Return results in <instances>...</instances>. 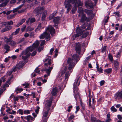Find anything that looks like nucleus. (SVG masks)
<instances>
[{"label":"nucleus","mask_w":122,"mask_h":122,"mask_svg":"<svg viewBox=\"0 0 122 122\" xmlns=\"http://www.w3.org/2000/svg\"><path fill=\"white\" fill-rule=\"evenodd\" d=\"M86 25L85 24V23H84V25H82L81 26V28L83 29H85L86 28Z\"/></svg>","instance_id":"64"},{"label":"nucleus","mask_w":122,"mask_h":122,"mask_svg":"<svg viewBox=\"0 0 122 122\" xmlns=\"http://www.w3.org/2000/svg\"><path fill=\"white\" fill-rule=\"evenodd\" d=\"M45 40H43L41 41V44H40V46H42L44 45L45 44Z\"/></svg>","instance_id":"52"},{"label":"nucleus","mask_w":122,"mask_h":122,"mask_svg":"<svg viewBox=\"0 0 122 122\" xmlns=\"http://www.w3.org/2000/svg\"><path fill=\"white\" fill-rule=\"evenodd\" d=\"M37 108L36 109L35 111L37 113H38L39 112V109H40V108L39 106H38L37 107Z\"/></svg>","instance_id":"57"},{"label":"nucleus","mask_w":122,"mask_h":122,"mask_svg":"<svg viewBox=\"0 0 122 122\" xmlns=\"http://www.w3.org/2000/svg\"><path fill=\"white\" fill-rule=\"evenodd\" d=\"M12 27L10 26H5V27L2 29L1 30V32L2 33H3L6 31L9 30L12 28Z\"/></svg>","instance_id":"18"},{"label":"nucleus","mask_w":122,"mask_h":122,"mask_svg":"<svg viewBox=\"0 0 122 122\" xmlns=\"http://www.w3.org/2000/svg\"><path fill=\"white\" fill-rule=\"evenodd\" d=\"M10 82H9L8 81H7L5 84L4 85L3 88H4L5 87H8L9 86L8 85V84H10Z\"/></svg>","instance_id":"41"},{"label":"nucleus","mask_w":122,"mask_h":122,"mask_svg":"<svg viewBox=\"0 0 122 122\" xmlns=\"http://www.w3.org/2000/svg\"><path fill=\"white\" fill-rule=\"evenodd\" d=\"M4 39H5L6 40H5V41L7 43H8L9 42H10L11 41H10L8 38H7L6 37H4Z\"/></svg>","instance_id":"51"},{"label":"nucleus","mask_w":122,"mask_h":122,"mask_svg":"<svg viewBox=\"0 0 122 122\" xmlns=\"http://www.w3.org/2000/svg\"><path fill=\"white\" fill-rule=\"evenodd\" d=\"M30 113V111L28 110H25L24 111V113L25 114H29Z\"/></svg>","instance_id":"48"},{"label":"nucleus","mask_w":122,"mask_h":122,"mask_svg":"<svg viewBox=\"0 0 122 122\" xmlns=\"http://www.w3.org/2000/svg\"><path fill=\"white\" fill-rule=\"evenodd\" d=\"M44 48L43 46H40L38 48V51L39 52H40Z\"/></svg>","instance_id":"40"},{"label":"nucleus","mask_w":122,"mask_h":122,"mask_svg":"<svg viewBox=\"0 0 122 122\" xmlns=\"http://www.w3.org/2000/svg\"><path fill=\"white\" fill-rule=\"evenodd\" d=\"M26 19L24 18L23 19H22L19 22L20 24L21 25L25 21Z\"/></svg>","instance_id":"53"},{"label":"nucleus","mask_w":122,"mask_h":122,"mask_svg":"<svg viewBox=\"0 0 122 122\" xmlns=\"http://www.w3.org/2000/svg\"><path fill=\"white\" fill-rule=\"evenodd\" d=\"M20 30V28H18L14 32H13L11 34V35L13 36L18 34L19 33Z\"/></svg>","instance_id":"25"},{"label":"nucleus","mask_w":122,"mask_h":122,"mask_svg":"<svg viewBox=\"0 0 122 122\" xmlns=\"http://www.w3.org/2000/svg\"><path fill=\"white\" fill-rule=\"evenodd\" d=\"M77 1H76V2L75 3H77V4L78 5V6H82L83 4L82 2L80 0H78L77 2Z\"/></svg>","instance_id":"27"},{"label":"nucleus","mask_w":122,"mask_h":122,"mask_svg":"<svg viewBox=\"0 0 122 122\" xmlns=\"http://www.w3.org/2000/svg\"><path fill=\"white\" fill-rule=\"evenodd\" d=\"M55 16L54 14H52L50 15L49 17V19L50 20H51L53 19V18Z\"/></svg>","instance_id":"34"},{"label":"nucleus","mask_w":122,"mask_h":122,"mask_svg":"<svg viewBox=\"0 0 122 122\" xmlns=\"http://www.w3.org/2000/svg\"><path fill=\"white\" fill-rule=\"evenodd\" d=\"M49 110H46L44 109L43 110V116L42 117V120L43 122H46L48 117H47L48 115Z\"/></svg>","instance_id":"8"},{"label":"nucleus","mask_w":122,"mask_h":122,"mask_svg":"<svg viewBox=\"0 0 122 122\" xmlns=\"http://www.w3.org/2000/svg\"><path fill=\"white\" fill-rule=\"evenodd\" d=\"M76 31L77 33L74 35L72 37L73 38V40H74L76 38L81 35H82V38H85L87 36L88 34L87 32H86L84 30L82 31L81 30L79 27L77 28Z\"/></svg>","instance_id":"4"},{"label":"nucleus","mask_w":122,"mask_h":122,"mask_svg":"<svg viewBox=\"0 0 122 122\" xmlns=\"http://www.w3.org/2000/svg\"><path fill=\"white\" fill-rule=\"evenodd\" d=\"M121 52L122 51H119L118 52V53L117 54L116 56L117 58H118L119 57V55H120Z\"/></svg>","instance_id":"54"},{"label":"nucleus","mask_w":122,"mask_h":122,"mask_svg":"<svg viewBox=\"0 0 122 122\" xmlns=\"http://www.w3.org/2000/svg\"><path fill=\"white\" fill-rule=\"evenodd\" d=\"M79 60V56L77 54L73 55L72 56V59L71 58H68L67 63L69 66L68 69L69 70H70L73 68L75 65V63H76Z\"/></svg>","instance_id":"3"},{"label":"nucleus","mask_w":122,"mask_h":122,"mask_svg":"<svg viewBox=\"0 0 122 122\" xmlns=\"http://www.w3.org/2000/svg\"><path fill=\"white\" fill-rule=\"evenodd\" d=\"M58 92V90L56 87L53 88L51 91V94L52 95V97L56 96Z\"/></svg>","instance_id":"14"},{"label":"nucleus","mask_w":122,"mask_h":122,"mask_svg":"<svg viewBox=\"0 0 122 122\" xmlns=\"http://www.w3.org/2000/svg\"><path fill=\"white\" fill-rule=\"evenodd\" d=\"M107 46H104L103 48H102L101 52L102 53H103L105 52H106V48L107 47Z\"/></svg>","instance_id":"30"},{"label":"nucleus","mask_w":122,"mask_h":122,"mask_svg":"<svg viewBox=\"0 0 122 122\" xmlns=\"http://www.w3.org/2000/svg\"><path fill=\"white\" fill-rule=\"evenodd\" d=\"M69 73L68 72H67L66 73V74H65V80H66V79H67H67H68V77H69Z\"/></svg>","instance_id":"36"},{"label":"nucleus","mask_w":122,"mask_h":122,"mask_svg":"<svg viewBox=\"0 0 122 122\" xmlns=\"http://www.w3.org/2000/svg\"><path fill=\"white\" fill-rule=\"evenodd\" d=\"M86 13L88 15L89 19H91L93 18L92 16L93 15V11L92 10H86Z\"/></svg>","instance_id":"15"},{"label":"nucleus","mask_w":122,"mask_h":122,"mask_svg":"<svg viewBox=\"0 0 122 122\" xmlns=\"http://www.w3.org/2000/svg\"><path fill=\"white\" fill-rule=\"evenodd\" d=\"M47 31H49L51 35H53L55 33V30L54 28L51 25L49 26L46 30V31L41 34L40 36V39H44L45 38L46 40L49 41L50 39V36L49 33L47 32Z\"/></svg>","instance_id":"2"},{"label":"nucleus","mask_w":122,"mask_h":122,"mask_svg":"<svg viewBox=\"0 0 122 122\" xmlns=\"http://www.w3.org/2000/svg\"><path fill=\"white\" fill-rule=\"evenodd\" d=\"M16 2V0H11L10 2V4L15 3Z\"/></svg>","instance_id":"60"},{"label":"nucleus","mask_w":122,"mask_h":122,"mask_svg":"<svg viewBox=\"0 0 122 122\" xmlns=\"http://www.w3.org/2000/svg\"><path fill=\"white\" fill-rule=\"evenodd\" d=\"M9 44L11 45L12 46H14L15 45L16 43L13 41H11L10 43Z\"/></svg>","instance_id":"42"},{"label":"nucleus","mask_w":122,"mask_h":122,"mask_svg":"<svg viewBox=\"0 0 122 122\" xmlns=\"http://www.w3.org/2000/svg\"><path fill=\"white\" fill-rule=\"evenodd\" d=\"M35 71L36 73H40V71L39 70V68L37 67L35 69Z\"/></svg>","instance_id":"50"},{"label":"nucleus","mask_w":122,"mask_h":122,"mask_svg":"<svg viewBox=\"0 0 122 122\" xmlns=\"http://www.w3.org/2000/svg\"><path fill=\"white\" fill-rule=\"evenodd\" d=\"M9 1L10 0H5V2L0 4V7L5 6Z\"/></svg>","instance_id":"24"},{"label":"nucleus","mask_w":122,"mask_h":122,"mask_svg":"<svg viewBox=\"0 0 122 122\" xmlns=\"http://www.w3.org/2000/svg\"><path fill=\"white\" fill-rule=\"evenodd\" d=\"M78 12L79 14L78 15V16L80 17L81 14H83V10L82 8L81 7H80L79 8L78 10Z\"/></svg>","instance_id":"23"},{"label":"nucleus","mask_w":122,"mask_h":122,"mask_svg":"<svg viewBox=\"0 0 122 122\" xmlns=\"http://www.w3.org/2000/svg\"><path fill=\"white\" fill-rule=\"evenodd\" d=\"M47 13V11L45 10L43 12V13L42 14V15L46 16V15Z\"/></svg>","instance_id":"56"},{"label":"nucleus","mask_w":122,"mask_h":122,"mask_svg":"<svg viewBox=\"0 0 122 122\" xmlns=\"http://www.w3.org/2000/svg\"><path fill=\"white\" fill-rule=\"evenodd\" d=\"M70 3H71L70 2L69 0H66L64 2L65 7L67 8L66 11L67 12H69L72 7V5L70 4Z\"/></svg>","instance_id":"9"},{"label":"nucleus","mask_w":122,"mask_h":122,"mask_svg":"<svg viewBox=\"0 0 122 122\" xmlns=\"http://www.w3.org/2000/svg\"><path fill=\"white\" fill-rule=\"evenodd\" d=\"M18 111L19 112V114L21 115H23V111L21 109L19 110Z\"/></svg>","instance_id":"59"},{"label":"nucleus","mask_w":122,"mask_h":122,"mask_svg":"<svg viewBox=\"0 0 122 122\" xmlns=\"http://www.w3.org/2000/svg\"><path fill=\"white\" fill-rule=\"evenodd\" d=\"M10 46L8 45H5L4 46L5 49L7 51H10Z\"/></svg>","instance_id":"28"},{"label":"nucleus","mask_w":122,"mask_h":122,"mask_svg":"<svg viewBox=\"0 0 122 122\" xmlns=\"http://www.w3.org/2000/svg\"><path fill=\"white\" fill-rule=\"evenodd\" d=\"M111 109L113 112H116L117 111V110L114 107V106H112L111 108Z\"/></svg>","instance_id":"31"},{"label":"nucleus","mask_w":122,"mask_h":122,"mask_svg":"<svg viewBox=\"0 0 122 122\" xmlns=\"http://www.w3.org/2000/svg\"><path fill=\"white\" fill-rule=\"evenodd\" d=\"M45 9V7H39L36 8L34 10V12L36 14V16H38L41 15L42 11Z\"/></svg>","instance_id":"7"},{"label":"nucleus","mask_w":122,"mask_h":122,"mask_svg":"<svg viewBox=\"0 0 122 122\" xmlns=\"http://www.w3.org/2000/svg\"><path fill=\"white\" fill-rule=\"evenodd\" d=\"M53 98V97H52L50 98L49 100L46 101L45 107H44V109H46V110H50V107L51 106Z\"/></svg>","instance_id":"5"},{"label":"nucleus","mask_w":122,"mask_h":122,"mask_svg":"<svg viewBox=\"0 0 122 122\" xmlns=\"http://www.w3.org/2000/svg\"><path fill=\"white\" fill-rule=\"evenodd\" d=\"M47 61H48V63H45L44 64L45 68H46V67L47 66H48L50 65L51 64V60L49 59V58L46 59L44 60V62H47Z\"/></svg>","instance_id":"16"},{"label":"nucleus","mask_w":122,"mask_h":122,"mask_svg":"<svg viewBox=\"0 0 122 122\" xmlns=\"http://www.w3.org/2000/svg\"><path fill=\"white\" fill-rule=\"evenodd\" d=\"M85 5L86 6L89 8H93V5L92 3L91 2H85Z\"/></svg>","instance_id":"20"},{"label":"nucleus","mask_w":122,"mask_h":122,"mask_svg":"<svg viewBox=\"0 0 122 122\" xmlns=\"http://www.w3.org/2000/svg\"><path fill=\"white\" fill-rule=\"evenodd\" d=\"M105 83V81L102 80L100 82V84L101 86H102Z\"/></svg>","instance_id":"62"},{"label":"nucleus","mask_w":122,"mask_h":122,"mask_svg":"<svg viewBox=\"0 0 122 122\" xmlns=\"http://www.w3.org/2000/svg\"><path fill=\"white\" fill-rule=\"evenodd\" d=\"M30 18V23H32L35 21L36 20L34 18Z\"/></svg>","instance_id":"38"},{"label":"nucleus","mask_w":122,"mask_h":122,"mask_svg":"<svg viewBox=\"0 0 122 122\" xmlns=\"http://www.w3.org/2000/svg\"><path fill=\"white\" fill-rule=\"evenodd\" d=\"M24 65V64L23 62L21 61H20L16 65V66L19 69H20Z\"/></svg>","instance_id":"22"},{"label":"nucleus","mask_w":122,"mask_h":122,"mask_svg":"<svg viewBox=\"0 0 122 122\" xmlns=\"http://www.w3.org/2000/svg\"><path fill=\"white\" fill-rule=\"evenodd\" d=\"M53 65L54 64H53L52 66L51 67L49 66V68L48 69H46L45 71L46 72V73L47 74V75H44V77H47L50 75L51 71L53 69Z\"/></svg>","instance_id":"12"},{"label":"nucleus","mask_w":122,"mask_h":122,"mask_svg":"<svg viewBox=\"0 0 122 122\" xmlns=\"http://www.w3.org/2000/svg\"><path fill=\"white\" fill-rule=\"evenodd\" d=\"M23 89L21 88H19L17 87L16 88V90L15 91V92H16V94H18V93L20 92L23 91Z\"/></svg>","instance_id":"26"},{"label":"nucleus","mask_w":122,"mask_h":122,"mask_svg":"<svg viewBox=\"0 0 122 122\" xmlns=\"http://www.w3.org/2000/svg\"><path fill=\"white\" fill-rule=\"evenodd\" d=\"M34 30L33 28L31 27L30 26H29L27 27V31H30L33 30Z\"/></svg>","instance_id":"33"},{"label":"nucleus","mask_w":122,"mask_h":122,"mask_svg":"<svg viewBox=\"0 0 122 122\" xmlns=\"http://www.w3.org/2000/svg\"><path fill=\"white\" fill-rule=\"evenodd\" d=\"M38 41H36L33 44L32 46H30L27 47L25 50L22 51L21 55L22 56V59L24 60H25L30 56L31 53L33 50H36L39 44Z\"/></svg>","instance_id":"1"},{"label":"nucleus","mask_w":122,"mask_h":122,"mask_svg":"<svg viewBox=\"0 0 122 122\" xmlns=\"http://www.w3.org/2000/svg\"><path fill=\"white\" fill-rule=\"evenodd\" d=\"M41 27V23L40 24L38 25L37 29L38 30H40V29Z\"/></svg>","instance_id":"58"},{"label":"nucleus","mask_w":122,"mask_h":122,"mask_svg":"<svg viewBox=\"0 0 122 122\" xmlns=\"http://www.w3.org/2000/svg\"><path fill=\"white\" fill-rule=\"evenodd\" d=\"M120 13V12L119 11H117L114 12L113 14L115 15L118 17H119L120 16V15L119 14Z\"/></svg>","instance_id":"39"},{"label":"nucleus","mask_w":122,"mask_h":122,"mask_svg":"<svg viewBox=\"0 0 122 122\" xmlns=\"http://www.w3.org/2000/svg\"><path fill=\"white\" fill-rule=\"evenodd\" d=\"M77 9V8L76 6H74V7L72 8L71 11L72 13V14L74 13L75 12L76 10Z\"/></svg>","instance_id":"32"},{"label":"nucleus","mask_w":122,"mask_h":122,"mask_svg":"<svg viewBox=\"0 0 122 122\" xmlns=\"http://www.w3.org/2000/svg\"><path fill=\"white\" fill-rule=\"evenodd\" d=\"M67 68L66 67L64 68L63 70H62L61 71L62 75L64 74L66 72Z\"/></svg>","instance_id":"55"},{"label":"nucleus","mask_w":122,"mask_h":122,"mask_svg":"<svg viewBox=\"0 0 122 122\" xmlns=\"http://www.w3.org/2000/svg\"><path fill=\"white\" fill-rule=\"evenodd\" d=\"M70 2L72 4H74L76 2L77 0H69Z\"/></svg>","instance_id":"61"},{"label":"nucleus","mask_w":122,"mask_h":122,"mask_svg":"<svg viewBox=\"0 0 122 122\" xmlns=\"http://www.w3.org/2000/svg\"><path fill=\"white\" fill-rule=\"evenodd\" d=\"M25 10L26 9H22L20 11H18V13H22L24 12L25 11Z\"/></svg>","instance_id":"63"},{"label":"nucleus","mask_w":122,"mask_h":122,"mask_svg":"<svg viewBox=\"0 0 122 122\" xmlns=\"http://www.w3.org/2000/svg\"><path fill=\"white\" fill-rule=\"evenodd\" d=\"M24 119L27 120L26 122H32V121L34 120V118L30 115L25 117Z\"/></svg>","instance_id":"13"},{"label":"nucleus","mask_w":122,"mask_h":122,"mask_svg":"<svg viewBox=\"0 0 122 122\" xmlns=\"http://www.w3.org/2000/svg\"><path fill=\"white\" fill-rule=\"evenodd\" d=\"M114 65L115 70H118L119 67L118 62L117 61H115L114 62Z\"/></svg>","instance_id":"21"},{"label":"nucleus","mask_w":122,"mask_h":122,"mask_svg":"<svg viewBox=\"0 0 122 122\" xmlns=\"http://www.w3.org/2000/svg\"><path fill=\"white\" fill-rule=\"evenodd\" d=\"M112 71V69L110 68L105 70H104V71L107 74H109L111 73Z\"/></svg>","instance_id":"29"},{"label":"nucleus","mask_w":122,"mask_h":122,"mask_svg":"<svg viewBox=\"0 0 122 122\" xmlns=\"http://www.w3.org/2000/svg\"><path fill=\"white\" fill-rule=\"evenodd\" d=\"M116 98L122 99V91L121 92H118L115 94Z\"/></svg>","instance_id":"19"},{"label":"nucleus","mask_w":122,"mask_h":122,"mask_svg":"<svg viewBox=\"0 0 122 122\" xmlns=\"http://www.w3.org/2000/svg\"><path fill=\"white\" fill-rule=\"evenodd\" d=\"M91 119L93 122H95L96 119V118L94 117H91Z\"/></svg>","instance_id":"47"},{"label":"nucleus","mask_w":122,"mask_h":122,"mask_svg":"<svg viewBox=\"0 0 122 122\" xmlns=\"http://www.w3.org/2000/svg\"><path fill=\"white\" fill-rule=\"evenodd\" d=\"M26 26V25H23L21 29V30L22 32H23L25 31V29Z\"/></svg>","instance_id":"46"},{"label":"nucleus","mask_w":122,"mask_h":122,"mask_svg":"<svg viewBox=\"0 0 122 122\" xmlns=\"http://www.w3.org/2000/svg\"><path fill=\"white\" fill-rule=\"evenodd\" d=\"M60 19V17L58 16L55 17L54 19L53 20V21L55 24L54 25L55 27H56V26L57 25H56V24H58Z\"/></svg>","instance_id":"17"},{"label":"nucleus","mask_w":122,"mask_h":122,"mask_svg":"<svg viewBox=\"0 0 122 122\" xmlns=\"http://www.w3.org/2000/svg\"><path fill=\"white\" fill-rule=\"evenodd\" d=\"M1 24L2 26L3 27L5 26L6 25H7V22H4L0 23Z\"/></svg>","instance_id":"45"},{"label":"nucleus","mask_w":122,"mask_h":122,"mask_svg":"<svg viewBox=\"0 0 122 122\" xmlns=\"http://www.w3.org/2000/svg\"><path fill=\"white\" fill-rule=\"evenodd\" d=\"M75 50L77 53L80 55L81 52V44L79 43H76L75 47Z\"/></svg>","instance_id":"10"},{"label":"nucleus","mask_w":122,"mask_h":122,"mask_svg":"<svg viewBox=\"0 0 122 122\" xmlns=\"http://www.w3.org/2000/svg\"><path fill=\"white\" fill-rule=\"evenodd\" d=\"M74 117V115H72L70 116L68 118V120L69 121H70Z\"/></svg>","instance_id":"43"},{"label":"nucleus","mask_w":122,"mask_h":122,"mask_svg":"<svg viewBox=\"0 0 122 122\" xmlns=\"http://www.w3.org/2000/svg\"><path fill=\"white\" fill-rule=\"evenodd\" d=\"M15 15L14 14L10 15L8 16L7 18L9 19H12L14 17Z\"/></svg>","instance_id":"44"},{"label":"nucleus","mask_w":122,"mask_h":122,"mask_svg":"<svg viewBox=\"0 0 122 122\" xmlns=\"http://www.w3.org/2000/svg\"><path fill=\"white\" fill-rule=\"evenodd\" d=\"M80 21L82 23H84L85 21H89L90 20L88 18H87L85 14H82L81 17V19L80 20Z\"/></svg>","instance_id":"11"},{"label":"nucleus","mask_w":122,"mask_h":122,"mask_svg":"<svg viewBox=\"0 0 122 122\" xmlns=\"http://www.w3.org/2000/svg\"><path fill=\"white\" fill-rule=\"evenodd\" d=\"M17 68L16 65V66L13 67L11 70L15 72L16 71Z\"/></svg>","instance_id":"49"},{"label":"nucleus","mask_w":122,"mask_h":122,"mask_svg":"<svg viewBox=\"0 0 122 122\" xmlns=\"http://www.w3.org/2000/svg\"><path fill=\"white\" fill-rule=\"evenodd\" d=\"M78 79L77 80L76 82H75L74 84L73 87V91L74 93V96L75 99L76 100L77 97V95L78 94V91L77 90V88L76 86V84L78 81Z\"/></svg>","instance_id":"6"},{"label":"nucleus","mask_w":122,"mask_h":122,"mask_svg":"<svg viewBox=\"0 0 122 122\" xmlns=\"http://www.w3.org/2000/svg\"><path fill=\"white\" fill-rule=\"evenodd\" d=\"M7 25H12L13 23L12 21L10 20L9 21H7Z\"/></svg>","instance_id":"37"},{"label":"nucleus","mask_w":122,"mask_h":122,"mask_svg":"<svg viewBox=\"0 0 122 122\" xmlns=\"http://www.w3.org/2000/svg\"><path fill=\"white\" fill-rule=\"evenodd\" d=\"M108 57L110 61H113V57L112 55L110 54H108Z\"/></svg>","instance_id":"35"}]
</instances>
